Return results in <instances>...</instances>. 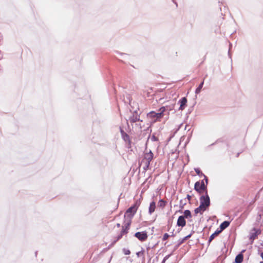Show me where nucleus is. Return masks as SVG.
Masks as SVG:
<instances>
[{"mask_svg": "<svg viewBox=\"0 0 263 263\" xmlns=\"http://www.w3.org/2000/svg\"><path fill=\"white\" fill-rule=\"evenodd\" d=\"M167 107H161L159 108L158 112L152 111L147 114V117L151 119L155 118L154 121H156L160 119L164 115V112L166 111Z\"/></svg>", "mask_w": 263, "mask_h": 263, "instance_id": "1", "label": "nucleus"}, {"mask_svg": "<svg viewBox=\"0 0 263 263\" xmlns=\"http://www.w3.org/2000/svg\"><path fill=\"white\" fill-rule=\"evenodd\" d=\"M199 199L201 208H203V210H206L210 205V199L208 191H206L204 195L201 196Z\"/></svg>", "mask_w": 263, "mask_h": 263, "instance_id": "2", "label": "nucleus"}, {"mask_svg": "<svg viewBox=\"0 0 263 263\" xmlns=\"http://www.w3.org/2000/svg\"><path fill=\"white\" fill-rule=\"evenodd\" d=\"M140 202L136 201V202L130 207H129L126 212V214L127 215V217L131 219L136 213L137 209L140 205Z\"/></svg>", "mask_w": 263, "mask_h": 263, "instance_id": "3", "label": "nucleus"}, {"mask_svg": "<svg viewBox=\"0 0 263 263\" xmlns=\"http://www.w3.org/2000/svg\"><path fill=\"white\" fill-rule=\"evenodd\" d=\"M134 236L141 241H145L148 237V235L146 231L137 232L134 234Z\"/></svg>", "mask_w": 263, "mask_h": 263, "instance_id": "4", "label": "nucleus"}, {"mask_svg": "<svg viewBox=\"0 0 263 263\" xmlns=\"http://www.w3.org/2000/svg\"><path fill=\"white\" fill-rule=\"evenodd\" d=\"M260 233L261 230L259 229L253 228L250 233L249 239L253 241Z\"/></svg>", "mask_w": 263, "mask_h": 263, "instance_id": "5", "label": "nucleus"}, {"mask_svg": "<svg viewBox=\"0 0 263 263\" xmlns=\"http://www.w3.org/2000/svg\"><path fill=\"white\" fill-rule=\"evenodd\" d=\"M187 99L185 97L181 98L178 102L177 105H179V110H183L187 106Z\"/></svg>", "mask_w": 263, "mask_h": 263, "instance_id": "6", "label": "nucleus"}, {"mask_svg": "<svg viewBox=\"0 0 263 263\" xmlns=\"http://www.w3.org/2000/svg\"><path fill=\"white\" fill-rule=\"evenodd\" d=\"M132 114V116H130L129 119L131 123H133L136 122L137 121H142V120L140 119L139 115L138 114V111L137 110H134Z\"/></svg>", "mask_w": 263, "mask_h": 263, "instance_id": "7", "label": "nucleus"}, {"mask_svg": "<svg viewBox=\"0 0 263 263\" xmlns=\"http://www.w3.org/2000/svg\"><path fill=\"white\" fill-rule=\"evenodd\" d=\"M120 130L122 139L126 142L128 141V144L130 145L131 143V141L130 140L129 136L127 133H126L121 127H120Z\"/></svg>", "mask_w": 263, "mask_h": 263, "instance_id": "8", "label": "nucleus"}, {"mask_svg": "<svg viewBox=\"0 0 263 263\" xmlns=\"http://www.w3.org/2000/svg\"><path fill=\"white\" fill-rule=\"evenodd\" d=\"M177 225L178 227H183L186 225V221L184 219V217L181 215L179 216L177 221Z\"/></svg>", "mask_w": 263, "mask_h": 263, "instance_id": "9", "label": "nucleus"}, {"mask_svg": "<svg viewBox=\"0 0 263 263\" xmlns=\"http://www.w3.org/2000/svg\"><path fill=\"white\" fill-rule=\"evenodd\" d=\"M245 250H243L240 253L236 255L235 259V263H241L243 261V252H245Z\"/></svg>", "mask_w": 263, "mask_h": 263, "instance_id": "10", "label": "nucleus"}, {"mask_svg": "<svg viewBox=\"0 0 263 263\" xmlns=\"http://www.w3.org/2000/svg\"><path fill=\"white\" fill-rule=\"evenodd\" d=\"M154 155L152 152L150 150L148 152L145 153L144 156V159L148 162H151L153 159Z\"/></svg>", "mask_w": 263, "mask_h": 263, "instance_id": "11", "label": "nucleus"}, {"mask_svg": "<svg viewBox=\"0 0 263 263\" xmlns=\"http://www.w3.org/2000/svg\"><path fill=\"white\" fill-rule=\"evenodd\" d=\"M200 190L201 191V194L203 193H206V191H207V185L204 183V180H201L200 182Z\"/></svg>", "mask_w": 263, "mask_h": 263, "instance_id": "12", "label": "nucleus"}, {"mask_svg": "<svg viewBox=\"0 0 263 263\" xmlns=\"http://www.w3.org/2000/svg\"><path fill=\"white\" fill-rule=\"evenodd\" d=\"M230 222L229 221H227V220L224 221L220 224V227H219V228H220L219 230H221V232H222L223 230H224L227 228H228L230 226Z\"/></svg>", "mask_w": 263, "mask_h": 263, "instance_id": "13", "label": "nucleus"}, {"mask_svg": "<svg viewBox=\"0 0 263 263\" xmlns=\"http://www.w3.org/2000/svg\"><path fill=\"white\" fill-rule=\"evenodd\" d=\"M221 232V230H219L218 229L216 230L214 233L211 235L209 237L208 243L209 244L212 241V240L218 234H219Z\"/></svg>", "mask_w": 263, "mask_h": 263, "instance_id": "14", "label": "nucleus"}, {"mask_svg": "<svg viewBox=\"0 0 263 263\" xmlns=\"http://www.w3.org/2000/svg\"><path fill=\"white\" fill-rule=\"evenodd\" d=\"M156 203L154 201H152L150 203L148 213L149 214H152L155 210Z\"/></svg>", "mask_w": 263, "mask_h": 263, "instance_id": "15", "label": "nucleus"}, {"mask_svg": "<svg viewBox=\"0 0 263 263\" xmlns=\"http://www.w3.org/2000/svg\"><path fill=\"white\" fill-rule=\"evenodd\" d=\"M204 79L205 78L203 79V81L200 83V84L199 85L198 87L195 90V93L196 94H199L202 87H203V84H204Z\"/></svg>", "mask_w": 263, "mask_h": 263, "instance_id": "16", "label": "nucleus"}, {"mask_svg": "<svg viewBox=\"0 0 263 263\" xmlns=\"http://www.w3.org/2000/svg\"><path fill=\"white\" fill-rule=\"evenodd\" d=\"M183 214H184V215H182V216H183V217H184V219L185 218L187 219L189 218H191V217H192L191 212L189 210H185L183 212Z\"/></svg>", "mask_w": 263, "mask_h": 263, "instance_id": "17", "label": "nucleus"}, {"mask_svg": "<svg viewBox=\"0 0 263 263\" xmlns=\"http://www.w3.org/2000/svg\"><path fill=\"white\" fill-rule=\"evenodd\" d=\"M200 181H197L194 184V190L199 194H201V191L200 190Z\"/></svg>", "mask_w": 263, "mask_h": 263, "instance_id": "18", "label": "nucleus"}, {"mask_svg": "<svg viewBox=\"0 0 263 263\" xmlns=\"http://www.w3.org/2000/svg\"><path fill=\"white\" fill-rule=\"evenodd\" d=\"M203 209H204L203 208H201V206L199 205V206L194 210L195 214H197L198 213H200V214H202L203 212L205 211L203 210Z\"/></svg>", "mask_w": 263, "mask_h": 263, "instance_id": "19", "label": "nucleus"}, {"mask_svg": "<svg viewBox=\"0 0 263 263\" xmlns=\"http://www.w3.org/2000/svg\"><path fill=\"white\" fill-rule=\"evenodd\" d=\"M166 204V202L163 199H160L158 202V206L160 208H163Z\"/></svg>", "mask_w": 263, "mask_h": 263, "instance_id": "20", "label": "nucleus"}, {"mask_svg": "<svg viewBox=\"0 0 263 263\" xmlns=\"http://www.w3.org/2000/svg\"><path fill=\"white\" fill-rule=\"evenodd\" d=\"M194 170L196 174L200 176H203L204 175V174L202 173V172L200 171V170L199 168H195Z\"/></svg>", "mask_w": 263, "mask_h": 263, "instance_id": "21", "label": "nucleus"}, {"mask_svg": "<svg viewBox=\"0 0 263 263\" xmlns=\"http://www.w3.org/2000/svg\"><path fill=\"white\" fill-rule=\"evenodd\" d=\"M186 204V203H183V200L181 199L180 200V210L178 211L180 213H182V209H183L184 206Z\"/></svg>", "mask_w": 263, "mask_h": 263, "instance_id": "22", "label": "nucleus"}, {"mask_svg": "<svg viewBox=\"0 0 263 263\" xmlns=\"http://www.w3.org/2000/svg\"><path fill=\"white\" fill-rule=\"evenodd\" d=\"M131 224V220L130 219L125 224L124 226H123L124 227V228L125 229H127L128 230L129 229V226Z\"/></svg>", "mask_w": 263, "mask_h": 263, "instance_id": "23", "label": "nucleus"}, {"mask_svg": "<svg viewBox=\"0 0 263 263\" xmlns=\"http://www.w3.org/2000/svg\"><path fill=\"white\" fill-rule=\"evenodd\" d=\"M128 232V230L127 229L124 228V227H122V229L120 233L123 235L125 234H127Z\"/></svg>", "mask_w": 263, "mask_h": 263, "instance_id": "24", "label": "nucleus"}, {"mask_svg": "<svg viewBox=\"0 0 263 263\" xmlns=\"http://www.w3.org/2000/svg\"><path fill=\"white\" fill-rule=\"evenodd\" d=\"M187 240V238L183 237L182 239H180L178 240V242L179 243V245H181L185 241Z\"/></svg>", "mask_w": 263, "mask_h": 263, "instance_id": "25", "label": "nucleus"}, {"mask_svg": "<svg viewBox=\"0 0 263 263\" xmlns=\"http://www.w3.org/2000/svg\"><path fill=\"white\" fill-rule=\"evenodd\" d=\"M176 104H174L172 106H166L165 107H167V109H166V111H171L173 109H175V107Z\"/></svg>", "mask_w": 263, "mask_h": 263, "instance_id": "26", "label": "nucleus"}, {"mask_svg": "<svg viewBox=\"0 0 263 263\" xmlns=\"http://www.w3.org/2000/svg\"><path fill=\"white\" fill-rule=\"evenodd\" d=\"M123 252L125 255H129L130 254V250L125 248L123 249Z\"/></svg>", "mask_w": 263, "mask_h": 263, "instance_id": "27", "label": "nucleus"}, {"mask_svg": "<svg viewBox=\"0 0 263 263\" xmlns=\"http://www.w3.org/2000/svg\"><path fill=\"white\" fill-rule=\"evenodd\" d=\"M123 235L120 233V234L116 237L115 240H116L117 242L120 239H121L123 237Z\"/></svg>", "mask_w": 263, "mask_h": 263, "instance_id": "28", "label": "nucleus"}, {"mask_svg": "<svg viewBox=\"0 0 263 263\" xmlns=\"http://www.w3.org/2000/svg\"><path fill=\"white\" fill-rule=\"evenodd\" d=\"M170 236V235L169 234L167 233H165L163 236L162 240L163 241L166 240Z\"/></svg>", "mask_w": 263, "mask_h": 263, "instance_id": "29", "label": "nucleus"}, {"mask_svg": "<svg viewBox=\"0 0 263 263\" xmlns=\"http://www.w3.org/2000/svg\"><path fill=\"white\" fill-rule=\"evenodd\" d=\"M144 251L143 250H142L141 251L137 252L136 255L138 257H140V256L144 254Z\"/></svg>", "mask_w": 263, "mask_h": 263, "instance_id": "30", "label": "nucleus"}, {"mask_svg": "<svg viewBox=\"0 0 263 263\" xmlns=\"http://www.w3.org/2000/svg\"><path fill=\"white\" fill-rule=\"evenodd\" d=\"M117 242V241L116 240H114L108 246V248H111L112 247H113L115 243Z\"/></svg>", "mask_w": 263, "mask_h": 263, "instance_id": "31", "label": "nucleus"}, {"mask_svg": "<svg viewBox=\"0 0 263 263\" xmlns=\"http://www.w3.org/2000/svg\"><path fill=\"white\" fill-rule=\"evenodd\" d=\"M194 233V231H192L191 232V233L190 234H189V235H187V236H185V238H187V239H189V238H190L192 236V234H193Z\"/></svg>", "mask_w": 263, "mask_h": 263, "instance_id": "32", "label": "nucleus"}, {"mask_svg": "<svg viewBox=\"0 0 263 263\" xmlns=\"http://www.w3.org/2000/svg\"><path fill=\"white\" fill-rule=\"evenodd\" d=\"M171 254H169V255L165 256L163 259V261L165 262L166 260L171 256Z\"/></svg>", "mask_w": 263, "mask_h": 263, "instance_id": "33", "label": "nucleus"}, {"mask_svg": "<svg viewBox=\"0 0 263 263\" xmlns=\"http://www.w3.org/2000/svg\"><path fill=\"white\" fill-rule=\"evenodd\" d=\"M152 140L154 141H157L158 140V138L155 136H153L152 137Z\"/></svg>", "mask_w": 263, "mask_h": 263, "instance_id": "34", "label": "nucleus"}, {"mask_svg": "<svg viewBox=\"0 0 263 263\" xmlns=\"http://www.w3.org/2000/svg\"><path fill=\"white\" fill-rule=\"evenodd\" d=\"M203 177H204V180H205L206 184L207 185L208 183V178L205 175L203 176Z\"/></svg>", "mask_w": 263, "mask_h": 263, "instance_id": "35", "label": "nucleus"}, {"mask_svg": "<svg viewBox=\"0 0 263 263\" xmlns=\"http://www.w3.org/2000/svg\"><path fill=\"white\" fill-rule=\"evenodd\" d=\"M150 163H151L150 162H148L147 161H146V162H145V165H146L147 166L149 167Z\"/></svg>", "mask_w": 263, "mask_h": 263, "instance_id": "36", "label": "nucleus"}, {"mask_svg": "<svg viewBox=\"0 0 263 263\" xmlns=\"http://www.w3.org/2000/svg\"><path fill=\"white\" fill-rule=\"evenodd\" d=\"M186 198L189 200L190 201L191 198H192V196L189 194L187 195L186 196Z\"/></svg>", "mask_w": 263, "mask_h": 263, "instance_id": "37", "label": "nucleus"}, {"mask_svg": "<svg viewBox=\"0 0 263 263\" xmlns=\"http://www.w3.org/2000/svg\"><path fill=\"white\" fill-rule=\"evenodd\" d=\"M231 47H232V44L231 43H230L229 50V52H228L229 56H230V50L231 49Z\"/></svg>", "mask_w": 263, "mask_h": 263, "instance_id": "38", "label": "nucleus"}, {"mask_svg": "<svg viewBox=\"0 0 263 263\" xmlns=\"http://www.w3.org/2000/svg\"><path fill=\"white\" fill-rule=\"evenodd\" d=\"M127 99L128 100L129 103L130 102V96L128 95L127 96Z\"/></svg>", "mask_w": 263, "mask_h": 263, "instance_id": "39", "label": "nucleus"}, {"mask_svg": "<svg viewBox=\"0 0 263 263\" xmlns=\"http://www.w3.org/2000/svg\"><path fill=\"white\" fill-rule=\"evenodd\" d=\"M148 168H149V167L147 166L146 165H144L143 166V169L145 171H146Z\"/></svg>", "mask_w": 263, "mask_h": 263, "instance_id": "40", "label": "nucleus"}, {"mask_svg": "<svg viewBox=\"0 0 263 263\" xmlns=\"http://www.w3.org/2000/svg\"><path fill=\"white\" fill-rule=\"evenodd\" d=\"M180 245H179V243L177 242V244L175 246V250L177 249Z\"/></svg>", "mask_w": 263, "mask_h": 263, "instance_id": "41", "label": "nucleus"}, {"mask_svg": "<svg viewBox=\"0 0 263 263\" xmlns=\"http://www.w3.org/2000/svg\"><path fill=\"white\" fill-rule=\"evenodd\" d=\"M3 55L1 51H0V60H1L3 58Z\"/></svg>", "mask_w": 263, "mask_h": 263, "instance_id": "42", "label": "nucleus"}, {"mask_svg": "<svg viewBox=\"0 0 263 263\" xmlns=\"http://www.w3.org/2000/svg\"><path fill=\"white\" fill-rule=\"evenodd\" d=\"M120 54L122 55H125L126 57H128V55L124 53H120Z\"/></svg>", "mask_w": 263, "mask_h": 263, "instance_id": "43", "label": "nucleus"}, {"mask_svg": "<svg viewBox=\"0 0 263 263\" xmlns=\"http://www.w3.org/2000/svg\"><path fill=\"white\" fill-rule=\"evenodd\" d=\"M116 226L117 228H120L121 227V225L120 223H118L117 224H116Z\"/></svg>", "mask_w": 263, "mask_h": 263, "instance_id": "44", "label": "nucleus"}, {"mask_svg": "<svg viewBox=\"0 0 263 263\" xmlns=\"http://www.w3.org/2000/svg\"><path fill=\"white\" fill-rule=\"evenodd\" d=\"M260 255L261 258L263 260V252H261L260 254Z\"/></svg>", "mask_w": 263, "mask_h": 263, "instance_id": "45", "label": "nucleus"}, {"mask_svg": "<svg viewBox=\"0 0 263 263\" xmlns=\"http://www.w3.org/2000/svg\"><path fill=\"white\" fill-rule=\"evenodd\" d=\"M174 230H173V231L172 232V234L171 235V236H175V234L174 233Z\"/></svg>", "mask_w": 263, "mask_h": 263, "instance_id": "46", "label": "nucleus"}, {"mask_svg": "<svg viewBox=\"0 0 263 263\" xmlns=\"http://www.w3.org/2000/svg\"><path fill=\"white\" fill-rule=\"evenodd\" d=\"M188 126H188L187 125H185V129H188V127H187Z\"/></svg>", "mask_w": 263, "mask_h": 263, "instance_id": "47", "label": "nucleus"}, {"mask_svg": "<svg viewBox=\"0 0 263 263\" xmlns=\"http://www.w3.org/2000/svg\"><path fill=\"white\" fill-rule=\"evenodd\" d=\"M174 4H175V5H176V7L178 6V4L176 2H175Z\"/></svg>", "mask_w": 263, "mask_h": 263, "instance_id": "48", "label": "nucleus"}, {"mask_svg": "<svg viewBox=\"0 0 263 263\" xmlns=\"http://www.w3.org/2000/svg\"><path fill=\"white\" fill-rule=\"evenodd\" d=\"M172 2H173L174 3H175V2H176L175 0H172Z\"/></svg>", "mask_w": 263, "mask_h": 263, "instance_id": "49", "label": "nucleus"}, {"mask_svg": "<svg viewBox=\"0 0 263 263\" xmlns=\"http://www.w3.org/2000/svg\"><path fill=\"white\" fill-rule=\"evenodd\" d=\"M215 144V143H213L211 145H214Z\"/></svg>", "mask_w": 263, "mask_h": 263, "instance_id": "50", "label": "nucleus"}, {"mask_svg": "<svg viewBox=\"0 0 263 263\" xmlns=\"http://www.w3.org/2000/svg\"><path fill=\"white\" fill-rule=\"evenodd\" d=\"M239 155V153H238V154H237V157H238Z\"/></svg>", "mask_w": 263, "mask_h": 263, "instance_id": "51", "label": "nucleus"}, {"mask_svg": "<svg viewBox=\"0 0 263 263\" xmlns=\"http://www.w3.org/2000/svg\"><path fill=\"white\" fill-rule=\"evenodd\" d=\"M161 263H165V261H164L163 260Z\"/></svg>", "mask_w": 263, "mask_h": 263, "instance_id": "52", "label": "nucleus"}, {"mask_svg": "<svg viewBox=\"0 0 263 263\" xmlns=\"http://www.w3.org/2000/svg\"><path fill=\"white\" fill-rule=\"evenodd\" d=\"M259 263H263V261H260Z\"/></svg>", "mask_w": 263, "mask_h": 263, "instance_id": "53", "label": "nucleus"}]
</instances>
